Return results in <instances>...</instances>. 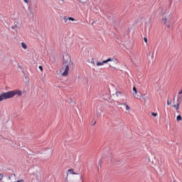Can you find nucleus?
<instances>
[{
    "label": "nucleus",
    "instance_id": "e433bc0d",
    "mask_svg": "<svg viewBox=\"0 0 182 182\" xmlns=\"http://www.w3.org/2000/svg\"><path fill=\"white\" fill-rule=\"evenodd\" d=\"M151 52H149V55H151Z\"/></svg>",
    "mask_w": 182,
    "mask_h": 182
},
{
    "label": "nucleus",
    "instance_id": "a878e982",
    "mask_svg": "<svg viewBox=\"0 0 182 182\" xmlns=\"http://www.w3.org/2000/svg\"><path fill=\"white\" fill-rule=\"evenodd\" d=\"M92 65H95V60L92 58L91 60Z\"/></svg>",
    "mask_w": 182,
    "mask_h": 182
},
{
    "label": "nucleus",
    "instance_id": "f257e3e1",
    "mask_svg": "<svg viewBox=\"0 0 182 182\" xmlns=\"http://www.w3.org/2000/svg\"><path fill=\"white\" fill-rule=\"evenodd\" d=\"M63 65L62 68L60 70V72H64L62 73V76H68L69 75V68H71V66H73V62H72V59L70 58V55L68 53H65L63 55Z\"/></svg>",
    "mask_w": 182,
    "mask_h": 182
},
{
    "label": "nucleus",
    "instance_id": "c9c22d12",
    "mask_svg": "<svg viewBox=\"0 0 182 182\" xmlns=\"http://www.w3.org/2000/svg\"><path fill=\"white\" fill-rule=\"evenodd\" d=\"M36 8H38V6L36 5Z\"/></svg>",
    "mask_w": 182,
    "mask_h": 182
},
{
    "label": "nucleus",
    "instance_id": "c85d7f7f",
    "mask_svg": "<svg viewBox=\"0 0 182 182\" xmlns=\"http://www.w3.org/2000/svg\"><path fill=\"white\" fill-rule=\"evenodd\" d=\"M174 1H175V2H176V3L182 2V0H174Z\"/></svg>",
    "mask_w": 182,
    "mask_h": 182
},
{
    "label": "nucleus",
    "instance_id": "a211bd4d",
    "mask_svg": "<svg viewBox=\"0 0 182 182\" xmlns=\"http://www.w3.org/2000/svg\"><path fill=\"white\" fill-rule=\"evenodd\" d=\"M115 95L117 96V97H120L122 96V92H117L115 93Z\"/></svg>",
    "mask_w": 182,
    "mask_h": 182
},
{
    "label": "nucleus",
    "instance_id": "cd10ccee",
    "mask_svg": "<svg viewBox=\"0 0 182 182\" xmlns=\"http://www.w3.org/2000/svg\"><path fill=\"white\" fill-rule=\"evenodd\" d=\"M144 42H145L146 43H147V38L144 37Z\"/></svg>",
    "mask_w": 182,
    "mask_h": 182
},
{
    "label": "nucleus",
    "instance_id": "f704fd0d",
    "mask_svg": "<svg viewBox=\"0 0 182 182\" xmlns=\"http://www.w3.org/2000/svg\"><path fill=\"white\" fill-rule=\"evenodd\" d=\"M18 68H21V65H18Z\"/></svg>",
    "mask_w": 182,
    "mask_h": 182
},
{
    "label": "nucleus",
    "instance_id": "aec40b11",
    "mask_svg": "<svg viewBox=\"0 0 182 182\" xmlns=\"http://www.w3.org/2000/svg\"><path fill=\"white\" fill-rule=\"evenodd\" d=\"M63 19L64 22L66 23V22H68V18L66 16H64L63 17Z\"/></svg>",
    "mask_w": 182,
    "mask_h": 182
},
{
    "label": "nucleus",
    "instance_id": "2f4dec72",
    "mask_svg": "<svg viewBox=\"0 0 182 182\" xmlns=\"http://www.w3.org/2000/svg\"><path fill=\"white\" fill-rule=\"evenodd\" d=\"M99 164H100H100H102V159L100 160Z\"/></svg>",
    "mask_w": 182,
    "mask_h": 182
},
{
    "label": "nucleus",
    "instance_id": "4468645a",
    "mask_svg": "<svg viewBox=\"0 0 182 182\" xmlns=\"http://www.w3.org/2000/svg\"><path fill=\"white\" fill-rule=\"evenodd\" d=\"M173 107H174L176 110H178V109H180V103L177 102V104L174 105Z\"/></svg>",
    "mask_w": 182,
    "mask_h": 182
},
{
    "label": "nucleus",
    "instance_id": "6ab92c4d",
    "mask_svg": "<svg viewBox=\"0 0 182 182\" xmlns=\"http://www.w3.org/2000/svg\"><path fill=\"white\" fill-rule=\"evenodd\" d=\"M176 120H177V122L181 121L182 120L181 115H178L176 117Z\"/></svg>",
    "mask_w": 182,
    "mask_h": 182
},
{
    "label": "nucleus",
    "instance_id": "4c0bfd02",
    "mask_svg": "<svg viewBox=\"0 0 182 182\" xmlns=\"http://www.w3.org/2000/svg\"><path fill=\"white\" fill-rule=\"evenodd\" d=\"M114 68V69H116V68L115 67H113Z\"/></svg>",
    "mask_w": 182,
    "mask_h": 182
},
{
    "label": "nucleus",
    "instance_id": "1a4fd4ad",
    "mask_svg": "<svg viewBox=\"0 0 182 182\" xmlns=\"http://www.w3.org/2000/svg\"><path fill=\"white\" fill-rule=\"evenodd\" d=\"M146 160H148V163H151V164H154V160H156V156L151 155L150 156H148L146 158Z\"/></svg>",
    "mask_w": 182,
    "mask_h": 182
},
{
    "label": "nucleus",
    "instance_id": "4be33fe9",
    "mask_svg": "<svg viewBox=\"0 0 182 182\" xmlns=\"http://www.w3.org/2000/svg\"><path fill=\"white\" fill-rule=\"evenodd\" d=\"M151 116H154V117H156V116H157V113H156V112H151Z\"/></svg>",
    "mask_w": 182,
    "mask_h": 182
},
{
    "label": "nucleus",
    "instance_id": "b1692460",
    "mask_svg": "<svg viewBox=\"0 0 182 182\" xmlns=\"http://www.w3.org/2000/svg\"><path fill=\"white\" fill-rule=\"evenodd\" d=\"M38 69H40L41 72H43V67L42 65L38 66Z\"/></svg>",
    "mask_w": 182,
    "mask_h": 182
},
{
    "label": "nucleus",
    "instance_id": "dca6fc26",
    "mask_svg": "<svg viewBox=\"0 0 182 182\" xmlns=\"http://www.w3.org/2000/svg\"><path fill=\"white\" fill-rule=\"evenodd\" d=\"M15 28H18V29H20L21 28V25L19 24H16L15 26H13L11 27L12 29H15Z\"/></svg>",
    "mask_w": 182,
    "mask_h": 182
},
{
    "label": "nucleus",
    "instance_id": "2eb2a0df",
    "mask_svg": "<svg viewBox=\"0 0 182 182\" xmlns=\"http://www.w3.org/2000/svg\"><path fill=\"white\" fill-rule=\"evenodd\" d=\"M182 102V95H178V100H177V103L181 104Z\"/></svg>",
    "mask_w": 182,
    "mask_h": 182
},
{
    "label": "nucleus",
    "instance_id": "7c9ffc66",
    "mask_svg": "<svg viewBox=\"0 0 182 182\" xmlns=\"http://www.w3.org/2000/svg\"><path fill=\"white\" fill-rule=\"evenodd\" d=\"M178 95H182V90L178 92Z\"/></svg>",
    "mask_w": 182,
    "mask_h": 182
},
{
    "label": "nucleus",
    "instance_id": "423d86ee",
    "mask_svg": "<svg viewBox=\"0 0 182 182\" xmlns=\"http://www.w3.org/2000/svg\"><path fill=\"white\" fill-rule=\"evenodd\" d=\"M33 176L36 177L37 181H40L41 178H42V170L36 169L33 172Z\"/></svg>",
    "mask_w": 182,
    "mask_h": 182
},
{
    "label": "nucleus",
    "instance_id": "9b49d317",
    "mask_svg": "<svg viewBox=\"0 0 182 182\" xmlns=\"http://www.w3.org/2000/svg\"><path fill=\"white\" fill-rule=\"evenodd\" d=\"M45 151L47 153V154H53V149H52V146L50 148H46Z\"/></svg>",
    "mask_w": 182,
    "mask_h": 182
},
{
    "label": "nucleus",
    "instance_id": "ddd939ff",
    "mask_svg": "<svg viewBox=\"0 0 182 182\" xmlns=\"http://www.w3.org/2000/svg\"><path fill=\"white\" fill-rule=\"evenodd\" d=\"M142 99H143V100H144V102H147V100H149V96H147V94H144L142 96Z\"/></svg>",
    "mask_w": 182,
    "mask_h": 182
},
{
    "label": "nucleus",
    "instance_id": "7ed1b4c3",
    "mask_svg": "<svg viewBox=\"0 0 182 182\" xmlns=\"http://www.w3.org/2000/svg\"><path fill=\"white\" fill-rule=\"evenodd\" d=\"M15 95H18V96H22V91L19 90H15L13 91H9L7 92H4L0 95V102H2V100H6V99H11L14 97Z\"/></svg>",
    "mask_w": 182,
    "mask_h": 182
},
{
    "label": "nucleus",
    "instance_id": "39448f33",
    "mask_svg": "<svg viewBox=\"0 0 182 182\" xmlns=\"http://www.w3.org/2000/svg\"><path fill=\"white\" fill-rule=\"evenodd\" d=\"M109 62H112L111 65L112 66H116V65H117V63H119V61L117 60V59L116 58L113 57V58H107V60H103L102 63L97 62V66H102V65H105V63H109Z\"/></svg>",
    "mask_w": 182,
    "mask_h": 182
},
{
    "label": "nucleus",
    "instance_id": "bb28decb",
    "mask_svg": "<svg viewBox=\"0 0 182 182\" xmlns=\"http://www.w3.org/2000/svg\"><path fill=\"white\" fill-rule=\"evenodd\" d=\"M30 16H31V18H33V13L32 11H31Z\"/></svg>",
    "mask_w": 182,
    "mask_h": 182
},
{
    "label": "nucleus",
    "instance_id": "473e14b6",
    "mask_svg": "<svg viewBox=\"0 0 182 182\" xmlns=\"http://www.w3.org/2000/svg\"><path fill=\"white\" fill-rule=\"evenodd\" d=\"M62 1V2H65V0H61Z\"/></svg>",
    "mask_w": 182,
    "mask_h": 182
},
{
    "label": "nucleus",
    "instance_id": "f8f14e48",
    "mask_svg": "<svg viewBox=\"0 0 182 182\" xmlns=\"http://www.w3.org/2000/svg\"><path fill=\"white\" fill-rule=\"evenodd\" d=\"M120 105L121 106H126L127 110H130V107L129 105H127V103H126V102L121 103Z\"/></svg>",
    "mask_w": 182,
    "mask_h": 182
},
{
    "label": "nucleus",
    "instance_id": "6e6552de",
    "mask_svg": "<svg viewBox=\"0 0 182 182\" xmlns=\"http://www.w3.org/2000/svg\"><path fill=\"white\" fill-rule=\"evenodd\" d=\"M10 178L9 179V182H23V180H17L16 174L14 173L13 175L9 176Z\"/></svg>",
    "mask_w": 182,
    "mask_h": 182
},
{
    "label": "nucleus",
    "instance_id": "412c9836",
    "mask_svg": "<svg viewBox=\"0 0 182 182\" xmlns=\"http://www.w3.org/2000/svg\"><path fill=\"white\" fill-rule=\"evenodd\" d=\"M68 21H72L73 22H74L75 18H73V17H68Z\"/></svg>",
    "mask_w": 182,
    "mask_h": 182
},
{
    "label": "nucleus",
    "instance_id": "f03ea898",
    "mask_svg": "<svg viewBox=\"0 0 182 182\" xmlns=\"http://www.w3.org/2000/svg\"><path fill=\"white\" fill-rule=\"evenodd\" d=\"M66 180L73 182H84L83 176L80 173H76L73 169H69L67 173Z\"/></svg>",
    "mask_w": 182,
    "mask_h": 182
},
{
    "label": "nucleus",
    "instance_id": "f3484780",
    "mask_svg": "<svg viewBox=\"0 0 182 182\" xmlns=\"http://www.w3.org/2000/svg\"><path fill=\"white\" fill-rule=\"evenodd\" d=\"M21 46L23 48V49H28V46H26V44L25 43H21Z\"/></svg>",
    "mask_w": 182,
    "mask_h": 182
},
{
    "label": "nucleus",
    "instance_id": "5701e85b",
    "mask_svg": "<svg viewBox=\"0 0 182 182\" xmlns=\"http://www.w3.org/2000/svg\"><path fill=\"white\" fill-rule=\"evenodd\" d=\"M79 1H80L81 4H86V2H87V0H84V1L79 0Z\"/></svg>",
    "mask_w": 182,
    "mask_h": 182
},
{
    "label": "nucleus",
    "instance_id": "c756f323",
    "mask_svg": "<svg viewBox=\"0 0 182 182\" xmlns=\"http://www.w3.org/2000/svg\"><path fill=\"white\" fill-rule=\"evenodd\" d=\"M26 4H29V0H23Z\"/></svg>",
    "mask_w": 182,
    "mask_h": 182
},
{
    "label": "nucleus",
    "instance_id": "72a5a7b5",
    "mask_svg": "<svg viewBox=\"0 0 182 182\" xmlns=\"http://www.w3.org/2000/svg\"><path fill=\"white\" fill-rule=\"evenodd\" d=\"M168 28H170V25H168Z\"/></svg>",
    "mask_w": 182,
    "mask_h": 182
},
{
    "label": "nucleus",
    "instance_id": "20e7f679",
    "mask_svg": "<svg viewBox=\"0 0 182 182\" xmlns=\"http://www.w3.org/2000/svg\"><path fill=\"white\" fill-rule=\"evenodd\" d=\"M160 16L162 17L161 23L166 25V23L170 19V11L166 7L159 8Z\"/></svg>",
    "mask_w": 182,
    "mask_h": 182
},
{
    "label": "nucleus",
    "instance_id": "9d476101",
    "mask_svg": "<svg viewBox=\"0 0 182 182\" xmlns=\"http://www.w3.org/2000/svg\"><path fill=\"white\" fill-rule=\"evenodd\" d=\"M133 96L134 97H136L137 99V97H141V95H139V94H137V88H136V87H133Z\"/></svg>",
    "mask_w": 182,
    "mask_h": 182
},
{
    "label": "nucleus",
    "instance_id": "0eeeda50",
    "mask_svg": "<svg viewBox=\"0 0 182 182\" xmlns=\"http://www.w3.org/2000/svg\"><path fill=\"white\" fill-rule=\"evenodd\" d=\"M11 177L6 173H0V181L1 182H9Z\"/></svg>",
    "mask_w": 182,
    "mask_h": 182
},
{
    "label": "nucleus",
    "instance_id": "393cba45",
    "mask_svg": "<svg viewBox=\"0 0 182 182\" xmlns=\"http://www.w3.org/2000/svg\"><path fill=\"white\" fill-rule=\"evenodd\" d=\"M171 103H172V102L171 101L170 102V100H168V101H167L168 106H170V105H171Z\"/></svg>",
    "mask_w": 182,
    "mask_h": 182
}]
</instances>
